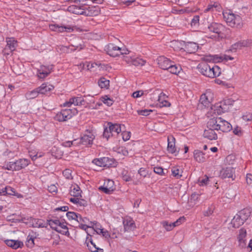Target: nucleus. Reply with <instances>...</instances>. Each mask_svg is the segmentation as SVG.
<instances>
[{
  "mask_svg": "<svg viewBox=\"0 0 252 252\" xmlns=\"http://www.w3.org/2000/svg\"><path fill=\"white\" fill-rule=\"evenodd\" d=\"M67 10L73 14L83 15L86 16H96L99 13L98 7L87 5H71L68 7Z\"/></svg>",
  "mask_w": 252,
  "mask_h": 252,
  "instance_id": "nucleus-1",
  "label": "nucleus"
},
{
  "mask_svg": "<svg viewBox=\"0 0 252 252\" xmlns=\"http://www.w3.org/2000/svg\"><path fill=\"white\" fill-rule=\"evenodd\" d=\"M235 100L229 98L225 99L221 101L216 103L211 107L213 113L216 115H220L228 112L232 107Z\"/></svg>",
  "mask_w": 252,
  "mask_h": 252,
  "instance_id": "nucleus-2",
  "label": "nucleus"
},
{
  "mask_svg": "<svg viewBox=\"0 0 252 252\" xmlns=\"http://www.w3.org/2000/svg\"><path fill=\"white\" fill-rule=\"evenodd\" d=\"M197 68L199 72L207 77H217L221 73L220 68L217 65L211 67L206 63H201L198 65Z\"/></svg>",
  "mask_w": 252,
  "mask_h": 252,
  "instance_id": "nucleus-3",
  "label": "nucleus"
},
{
  "mask_svg": "<svg viewBox=\"0 0 252 252\" xmlns=\"http://www.w3.org/2000/svg\"><path fill=\"white\" fill-rule=\"evenodd\" d=\"M48 224L52 229L56 231L63 235H69L66 223L64 220H58L57 219H51L48 220Z\"/></svg>",
  "mask_w": 252,
  "mask_h": 252,
  "instance_id": "nucleus-4",
  "label": "nucleus"
},
{
  "mask_svg": "<svg viewBox=\"0 0 252 252\" xmlns=\"http://www.w3.org/2000/svg\"><path fill=\"white\" fill-rule=\"evenodd\" d=\"M222 14L224 20L229 26L238 28L242 26V18L239 15L230 11L223 12Z\"/></svg>",
  "mask_w": 252,
  "mask_h": 252,
  "instance_id": "nucleus-5",
  "label": "nucleus"
},
{
  "mask_svg": "<svg viewBox=\"0 0 252 252\" xmlns=\"http://www.w3.org/2000/svg\"><path fill=\"white\" fill-rule=\"evenodd\" d=\"M31 163L29 159L23 158L16 160L15 161H10L4 165V168L8 170L19 171L26 168Z\"/></svg>",
  "mask_w": 252,
  "mask_h": 252,
  "instance_id": "nucleus-6",
  "label": "nucleus"
},
{
  "mask_svg": "<svg viewBox=\"0 0 252 252\" xmlns=\"http://www.w3.org/2000/svg\"><path fill=\"white\" fill-rule=\"evenodd\" d=\"M221 11L222 7L219 2L211 0L204 9L203 14L205 17L207 13L211 14L212 15L210 18H207V20H209L210 21H211L214 19L213 15L220 13Z\"/></svg>",
  "mask_w": 252,
  "mask_h": 252,
  "instance_id": "nucleus-7",
  "label": "nucleus"
},
{
  "mask_svg": "<svg viewBox=\"0 0 252 252\" xmlns=\"http://www.w3.org/2000/svg\"><path fill=\"white\" fill-rule=\"evenodd\" d=\"M15 222H22L30 227H44L45 226V222L43 220L34 219L31 217L25 216L22 217L21 219L16 220Z\"/></svg>",
  "mask_w": 252,
  "mask_h": 252,
  "instance_id": "nucleus-8",
  "label": "nucleus"
},
{
  "mask_svg": "<svg viewBox=\"0 0 252 252\" xmlns=\"http://www.w3.org/2000/svg\"><path fill=\"white\" fill-rule=\"evenodd\" d=\"M77 113L78 111L76 108L65 109L58 112L55 116L54 119L59 122H64L71 119Z\"/></svg>",
  "mask_w": 252,
  "mask_h": 252,
  "instance_id": "nucleus-9",
  "label": "nucleus"
},
{
  "mask_svg": "<svg viewBox=\"0 0 252 252\" xmlns=\"http://www.w3.org/2000/svg\"><path fill=\"white\" fill-rule=\"evenodd\" d=\"M209 32L216 33L218 38H222L225 37L226 28L221 24L217 22H212L208 25Z\"/></svg>",
  "mask_w": 252,
  "mask_h": 252,
  "instance_id": "nucleus-10",
  "label": "nucleus"
},
{
  "mask_svg": "<svg viewBox=\"0 0 252 252\" xmlns=\"http://www.w3.org/2000/svg\"><path fill=\"white\" fill-rule=\"evenodd\" d=\"M107 52L112 57H117L120 55H127L129 51L125 48H120L114 44H109L107 48Z\"/></svg>",
  "mask_w": 252,
  "mask_h": 252,
  "instance_id": "nucleus-11",
  "label": "nucleus"
},
{
  "mask_svg": "<svg viewBox=\"0 0 252 252\" xmlns=\"http://www.w3.org/2000/svg\"><path fill=\"white\" fill-rule=\"evenodd\" d=\"M220 177L223 179L230 178L234 181L236 179L235 169L230 166L222 168L220 171Z\"/></svg>",
  "mask_w": 252,
  "mask_h": 252,
  "instance_id": "nucleus-12",
  "label": "nucleus"
},
{
  "mask_svg": "<svg viewBox=\"0 0 252 252\" xmlns=\"http://www.w3.org/2000/svg\"><path fill=\"white\" fill-rule=\"evenodd\" d=\"M185 218L183 216L180 217L174 222H169L167 220H163L160 222L162 227L167 231H171L175 227L181 224L185 220Z\"/></svg>",
  "mask_w": 252,
  "mask_h": 252,
  "instance_id": "nucleus-13",
  "label": "nucleus"
},
{
  "mask_svg": "<svg viewBox=\"0 0 252 252\" xmlns=\"http://www.w3.org/2000/svg\"><path fill=\"white\" fill-rule=\"evenodd\" d=\"M214 94L210 90H207L205 93L202 94L199 99L200 102L204 106H208L209 104L214 99Z\"/></svg>",
  "mask_w": 252,
  "mask_h": 252,
  "instance_id": "nucleus-14",
  "label": "nucleus"
},
{
  "mask_svg": "<svg viewBox=\"0 0 252 252\" xmlns=\"http://www.w3.org/2000/svg\"><path fill=\"white\" fill-rule=\"evenodd\" d=\"M98 189L105 193L110 194L115 189L114 182L112 180H106L103 186L99 187Z\"/></svg>",
  "mask_w": 252,
  "mask_h": 252,
  "instance_id": "nucleus-15",
  "label": "nucleus"
},
{
  "mask_svg": "<svg viewBox=\"0 0 252 252\" xmlns=\"http://www.w3.org/2000/svg\"><path fill=\"white\" fill-rule=\"evenodd\" d=\"M247 235V231L245 228H242L239 230L237 239L238 243V246L241 249H244L246 248Z\"/></svg>",
  "mask_w": 252,
  "mask_h": 252,
  "instance_id": "nucleus-16",
  "label": "nucleus"
},
{
  "mask_svg": "<svg viewBox=\"0 0 252 252\" xmlns=\"http://www.w3.org/2000/svg\"><path fill=\"white\" fill-rule=\"evenodd\" d=\"M167 141V151L168 153L177 155L179 150L177 149L175 146V138L172 135H169L168 136Z\"/></svg>",
  "mask_w": 252,
  "mask_h": 252,
  "instance_id": "nucleus-17",
  "label": "nucleus"
},
{
  "mask_svg": "<svg viewBox=\"0 0 252 252\" xmlns=\"http://www.w3.org/2000/svg\"><path fill=\"white\" fill-rule=\"evenodd\" d=\"M99 64L95 63L86 62L80 63L79 66V68L83 70H90L91 71H94L99 68Z\"/></svg>",
  "mask_w": 252,
  "mask_h": 252,
  "instance_id": "nucleus-18",
  "label": "nucleus"
},
{
  "mask_svg": "<svg viewBox=\"0 0 252 252\" xmlns=\"http://www.w3.org/2000/svg\"><path fill=\"white\" fill-rule=\"evenodd\" d=\"M52 69V65H41L37 70V75L39 79H44L51 73Z\"/></svg>",
  "mask_w": 252,
  "mask_h": 252,
  "instance_id": "nucleus-19",
  "label": "nucleus"
},
{
  "mask_svg": "<svg viewBox=\"0 0 252 252\" xmlns=\"http://www.w3.org/2000/svg\"><path fill=\"white\" fill-rule=\"evenodd\" d=\"M157 62L158 66L164 70H167L172 63L170 60L164 56H160L157 59Z\"/></svg>",
  "mask_w": 252,
  "mask_h": 252,
  "instance_id": "nucleus-20",
  "label": "nucleus"
},
{
  "mask_svg": "<svg viewBox=\"0 0 252 252\" xmlns=\"http://www.w3.org/2000/svg\"><path fill=\"white\" fill-rule=\"evenodd\" d=\"M92 229L98 235H101L104 237V236H107V230L104 229L102 225L98 222L94 221L91 222Z\"/></svg>",
  "mask_w": 252,
  "mask_h": 252,
  "instance_id": "nucleus-21",
  "label": "nucleus"
},
{
  "mask_svg": "<svg viewBox=\"0 0 252 252\" xmlns=\"http://www.w3.org/2000/svg\"><path fill=\"white\" fill-rule=\"evenodd\" d=\"M93 163L98 166L104 167H109L111 164V160L107 157L95 158L93 160Z\"/></svg>",
  "mask_w": 252,
  "mask_h": 252,
  "instance_id": "nucleus-22",
  "label": "nucleus"
},
{
  "mask_svg": "<svg viewBox=\"0 0 252 252\" xmlns=\"http://www.w3.org/2000/svg\"><path fill=\"white\" fill-rule=\"evenodd\" d=\"M94 135V134L89 131H87L85 134L81 138V142L82 144L87 145L92 144Z\"/></svg>",
  "mask_w": 252,
  "mask_h": 252,
  "instance_id": "nucleus-23",
  "label": "nucleus"
},
{
  "mask_svg": "<svg viewBox=\"0 0 252 252\" xmlns=\"http://www.w3.org/2000/svg\"><path fill=\"white\" fill-rule=\"evenodd\" d=\"M216 131L217 130L207 126L206 129L204 131L203 136L210 140H216L218 139V134Z\"/></svg>",
  "mask_w": 252,
  "mask_h": 252,
  "instance_id": "nucleus-24",
  "label": "nucleus"
},
{
  "mask_svg": "<svg viewBox=\"0 0 252 252\" xmlns=\"http://www.w3.org/2000/svg\"><path fill=\"white\" fill-rule=\"evenodd\" d=\"M123 225L125 231H130L135 228L134 220L129 217H126L123 220Z\"/></svg>",
  "mask_w": 252,
  "mask_h": 252,
  "instance_id": "nucleus-25",
  "label": "nucleus"
},
{
  "mask_svg": "<svg viewBox=\"0 0 252 252\" xmlns=\"http://www.w3.org/2000/svg\"><path fill=\"white\" fill-rule=\"evenodd\" d=\"M84 102V99L82 97H73L70 98L68 101L64 103V106L66 107H70L72 104H73L74 106L81 105L83 104Z\"/></svg>",
  "mask_w": 252,
  "mask_h": 252,
  "instance_id": "nucleus-26",
  "label": "nucleus"
},
{
  "mask_svg": "<svg viewBox=\"0 0 252 252\" xmlns=\"http://www.w3.org/2000/svg\"><path fill=\"white\" fill-rule=\"evenodd\" d=\"M193 158L194 160L198 163L204 162L208 158L205 154L199 150H195L193 151Z\"/></svg>",
  "mask_w": 252,
  "mask_h": 252,
  "instance_id": "nucleus-27",
  "label": "nucleus"
},
{
  "mask_svg": "<svg viewBox=\"0 0 252 252\" xmlns=\"http://www.w3.org/2000/svg\"><path fill=\"white\" fill-rule=\"evenodd\" d=\"M220 123H219V130L223 132H227L231 129L232 126L229 123L220 117Z\"/></svg>",
  "mask_w": 252,
  "mask_h": 252,
  "instance_id": "nucleus-28",
  "label": "nucleus"
},
{
  "mask_svg": "<svg viewBox=\"0 0 252 252\" xmlns=\"http://www.w3.org/2000/svg\"><path fill=\"white\" fill-rule=\"evenodd\" d=\"M107 125L108 130L111 131V133L114 136L118 135L122 131L121 126L119 124L108 123Z\"/></svg>",
  "mask_w": 252,
  "mask_h": 252,
  "instance_id": "nucleus-29",
  "label": "nucleus"
},
{
  "mask_svg": "<svg viewBox=\"0 0 252 252\" xmlns=\"http://www.w3.org/2000/svg\"><path fill=\"white\" fill-rule=\"evenodd\" d=\"M167 96L164 93H160L158 98L159 107H169L170 106V103L167 100Z\"/></svg>",
  "mask_w": 252,
  "mask_h": 252,
  "instance_id": "nucleus-30",
  "label": "nucleus"
},
{
  "mask_svg": "<svg viewBox=\"0 0 252 252\" xmlns=\"http://www.w3.org/2000/svg\"><path fill=\"white\" fill-rule=\"evenodd\" d=\"M220 117H216L210 119L207 124V126L209 128H211L214 129L216 130L217 131L219 130L218 127L219 126V123H220Z\"/></svg>",
  "mask_w": 252,
  "mask_h": 252,
  "instance_id": "nucleus-31",
  "label": "nucleus"
},
{
  "mask_svg": "<svg viewBox=\"0 0 252 252\" xmlns=\"http://www.w3.org/2000/svg\"><path fill=\"white\" fill-rule=\"evenodd\" d=\"M66 216L69 220H75L78 222L84 221V220L80 215L73 212H68L66 213Z\"/></svg>",
  "mask_w": 252,
  "mask_h": 252,
  "instance_id": "nucleus-32",
  "label": "nucleus"
},
{
  "mask_svg": "<svg viewBox=\"0 0 252 252\" xmlns=\"http://www.w3.org/2000/svg\"><path fill=\"white\" fill-rule=\"evenodd\" d=\"M215 82L225 89L234 88V84L231 81V80H215Z\"/></svg>",
  "mask_w": 252,
  "mask_h": 252,
  "instance_id": "nucleus-33",
  "label": "nucleus"
},
{
  "mask_svg": "<svg viewBox=\"0 0 252 252\" xmlns=\"http://www.w3.org/2000/svg\"><path fill=\"white\" fill-rule=\"evenodd\" d=\"M198 45L193 42H189L187 43L185 45L184 50L189 53H195L198 49Z\"/></svg>",
  "mask_w": 252,
  "mask_h": 252,
  "instance_id": "nucleus-34",
  "label": "nucleus"
},
{
  "mask_svg": "<svg viewBox=\"0 0 252 252\" xmlns=\"http://www.w3.org/2000/svg\"><path fill=\"white\" fill-rule=\"evenodd\" d=\"M167 70H168L172 74L179 75L180 77H181L180 74L183 73V72L182 71V69L181 66L180 65L173 64V62Z\"/></svg>",
  "mask_w": 252,
  "mask_h": 252,
  "instance_id": "nucleus-35",
  "label": "nucleus"
},
{
  "mask_svg": "<svg viewBox=\"0 0 252 252\" xmlns=\"http://www.w3.org/2000/svg\"><path fill=\"white\" fill-rule=\"evenodd\" d=\"M5 243L8 247L15 250L23 246V243L18 240H6L5 241Z\"/></svg>",
  "mask_w": 252,
  "mask_h": 252,
  "instance_id": "nucleus-36",
  "label": "nucleus"
},
{
  "mask_svg": "<svg viewBox=\"0 0 252 252\" xmlns=\"http://www.w3.org/2000/svg\"><path fill=\"white\" fill-rule=\"evenodd\" d=\"M7 47L10 50V52L14 51L17 46V41L14 37H7L6 38Z\"/></svg>",
  "mask_w": 252,
  "mask_h": 252,
  "instance_id": "nucleus-37",
  "label": "nucleus"
},
{
  "mask_svg": "<svg viewBox=\"0 0 252 252\" xmlns=\"http://www.w3.org/2000/svg\"><path fill=\"white\" fill-rule=\"evenodd\" d=\"M251 214V212L249 209H244L239 211L237 214L244 223L249 219Z\"/></svg>",
  "mask_w": 252,
  "mask_h": 252,
  "instance_id": "nucleus-38",
  "label": "nucleus"
},
{
  "mask_svg": "<svg viewBox=\"0 0 252 252\" xmlns=\"http://www.w3.org/2000/svg\"><path fill=\"white\" fill-rule=\"evenodd\" d=\"M54 87L48 83H43L38 88V91L41 94H46L48 92L52 91Z\"/></svg>",
  "mask_w": 252,
  "mask_h": 252,
  "instance_id": "nucleus-39",
  "label": "nucleus"
},
{
  "mask_svg": "<svg viewBox=\"0 0 252 252\" xmlns=\"http://www.w3.org/2000/svg\"><path fill=\"white\" fill-rule=\"evenodd\" d=\"M244 223L236 214L232 219L230 224L232 227L237 228H239L240 226L242 225Z\"/></svg>",
  "mask_w": 252,
  "mask_h": 252,
  "instance_id": "nucleus-40",
  "label": "nucleus"
},
{
  "mask_svg": "<svg viewBox=\"0 0 252 252\" xmlns=\"http://www.w3.org/2000/svg\"><path fill=\"white\" fill-rule=\"evenodd\" d=\"M120 235V233L118 228H113L110 232L107 231V236H104L107 240L115 239L118 238Z\"/></svg>",
  "mask_w": 252,
  "mask_h": 252,
  "instance_id": "nucleus-41",
  "label": "nucleus"
},
{
  "mask_svg": "<svg viewBox=\"0 0 252 252\" xmlns=\"http://www.w3.org/2000/svg\"><path fill=\"white\" fill-rule=\"evenodd\" d=\"M77 43L73 42L69 46V49L71 51H75L76 50H80L83 48V45L82 44L83 41L81 39L77 38Z\"/></svg>",
  "mask_w": 252,
  "mask_h": 252,
  "instance_id": "nucleus-42",
  "label": "nucleus"
},
{
  "mask_svg": "<svg viewBox=\"0 0 252 252\" xmlns=\"http://www.w3.org/2000/svg\"><path fill=\"white\" fill-rule=\"evenodd\" d=\"M81 190L78 186H72L70 188V194L74 197H78L81 195Z\"/></svg>",
  "mask_w": 252,
  "mask_h": 252,
  "instance_id": "nucleus-43",
  "label": "nucleus"
},
{
  "mask_svg": "<svg viewBox=\"0 0 252 252\" xmlns=\"http://www.w3.org/2000/svg\"><path fill=\"white\" fill-rule=\"evenodd\" d=\"M40 93L37 88L35 90L27 92L25 96L28 99H31L36 97Z\"/></svg>",
  "mask_w": 252,
  "mask_h": 252,
  "instance_id": "nucleus-44",
  "label": "nucleus"
},
{
  "mask_svg": "<svg viewBox=\"0 0 252 252\" xmlns=\"http://www.w3.org/2000/svg\"><path fill=\"white\" fill-rule=\"evenodd\" d=\"M171 172L172 175L177 179L180 178L182 176V171L179 167H173L171 169Z\"/></svg>",
  "mask_w": 252,
  "mask_h": 252,
  "instance_id": "nucleus-45",
  "label": "nucleus"
},
{
  "mask_svg": "<svg viewBox=\"0 0 252 252\" xmlns=\"http://www.w3.org/2000/svg\"><path fill=\"white\" fill-rule=\"evenodd\" d=\"M87 247L91 252H104L103 249L97 247L93 241L89 243Z\"/></svg>",
  "mask_w": 252,
  "mask_h": 252,
  "instance_id": "nucleus-46",
  "label": "nucleus"
},
{
  "mask_svg": "<svg viewBox=\"0 0 252 252\" xmlns=\"http://www.w3.org/2000/svg\"><path fill=\"white\" fill-rule=\"evenodd\" d=\"M146 63V61L140 58L135 57L134 60L133 61V63L132 65L139 66H143Z\"/></svg>",
  "mask_w": 252,
  "mask_h": 252,
  "instance_id": "nucleus-47",
  "label": "nucleus"
},
{
  "mask_svg": "<svg viewBox=\"0 0 252 252\" xmlns=\"http://www.w3.org/2000/svg\"><path fill=\"white\" fill-rule=\"evenodd\" d=\"M70 201L75 204H77V205H78L81 206H85L86 204V202L84 200L78 198L77 197H74V198H72V197L70 198Z\"/></svg>",
  "mask_w": 252,
  "mask_h": 252,
  "instance_id": "nucleus-48",
  "label": "nucleus"
},
{
  "mask_svg": "<svg viewBox=\"0 0 252 252\" xmlns=\"http://www.w3.org/2000/svg\"><path fill=\"white\" fill-rule=\"evenodd\" d=\"M109 83V80H98V81L99 86L102 89H108Z\"/></svg>",
  "mask_w": 252,
  "mask_h": 252,
  "instance_id": "nucleus-49",
  "label": "nucleus"
},
{
  "mask_svg": "<svg viewBox=\"0 0 252 252\" xmlns=\"http://www.w3.org/2000/svg\"><path fill=\"white\" fill-rule=\"evenodd\" d=\"M101 100L108 106H111L114 101L112 99L109 97L108 95H104L101 97Z\"/></svg>",
  "mask_w": 252,
  "mask_h": 252,
  "instance_id": "nucleus-50",
  "label": "nucleus"
},
{
  "mask_svg": "<svg viewBox=\"0 0 252 252\" xmlns=\"http://www.w3.org/2000/svg\"><path fill=\"white\" fill-rule=\"evenodd\" d=\"M73 31L72 28L70 26H63L59 25L58 32H71Z\"/></svg>",
  "mask_w": 252,
  "mask_h": 252,
  "instance_id": "nucleus-51",
  "label": "nucleus"
},
{
  "mask_svg": "<svg viewBox=\"0 0 252 252\" xmlns=\"http://www.w3.org/2000/svg\"><path fill=\"white\" fill-rule=\"evenodd\" d=\"M135 56H132V55H128L126 56H124L123 57V60L127 64L129 65H132L133 63V61Z\"/></svg>",
  "mask_w": 252,
  "mask_h": 252,
  "instance_id": "nucleus-52",
  "label": "nucleus"
},
{
  "mask_svg": "<svg viewBox=\"0 0 252 252\" xmlns=\"http://www.w3.org/2000/svg\"><path fill=\"white\" fill-rule=\"evenodd\" d=\"M51 153L52 155L56 158H60L62 155V152L55 147L52 149Z\"/></svg>",
  "mask_w": 252,
  "mask_h": 252,
  "instance_id": "nucleus-53",
  "label": "nucleus"
},
{
  "mask_svg": "<svg viewBox=\"0 0 252 252\" xmlns=\"http://www.w3.org/2000/svg\"><path fill=\"white\" fill-rule=\"evenodd\" d=\"M5 189L7 191V194L17 196L18 197H20V195L16 193V191L14 189L12 188V187L7 186L5 187Z\"/></svg>",
  "mask_w": 252,
  "mask_h": 252,
  "instance_id": "nucleus-54",
  "label": "nucleus"
},
{
  "mask_svg": "<svg viewBox=\"0 0 252 252\" xmlns=\"http://www.w3.org/2000/svg\"><path fill=\"white\" fill-rule=\"evenodd\" d=\"M122 177L123 179L126 182H128L131 180V177L127 171H123L122 173Z\"/></svg>",
  "mask_w": 252,
  "mask_h": 252,
  "instance_id": "nucleus-55",
  "label": "nucleus"
},
{
  "mask_svg": "<svg viewBox=\"0 0 252 252\" xmlns=\"http://www.w3.org/2000/svg\"><path fill=\"white\" fill-rule=\"evenodd\" d=\"M26 245L28 247H32L34 245V238L32 236L28 235L27 238Z\"/></svg>",
  "mask_w": 252,
  "mask_h": 252,
  "instance_id": "nucleus-56",
  "label": "nucleus"
},
{
  "mask_svg": "<svg viewBox=\"0 0 252 252\" xmlns=\"http://www.w3.org/2000/svg\"><path fill=\"white\" fill-rule=\"evenodd\" d=\"M212 60L214 62L220 63L223 61V55H215L212 56Z\"/></svg>",
  "mask_w": 252,
  "mask_h": 252,
  "instance_id": "nucleus-57",
  "label": "nucleus"
},
{
  "mask_svg": "<svg viewBox=\"0 0 252 252\" xmlns=\"http://www.w3.org/2000/svg\"><path fill=\"white\" fill-rule=\"evenodd\" d=\"M108 129V127H106L104 129L103 134V137L106 138L107 139H108V138H110L111 136H114L113 135H112V133H111V131Z\"/></svg>",
  "mask_w": 252,
  "mask_h": 252,
  "instance_id": "nucleus-58",
  "label": "nucleus"
},
{
  "mask_svg": "<svg viewBox=\"0 0 252 252\" xmlns=\"http://www.w3.org/2000/svg\"><path fill=\"white\" fill-rule=\"evenodd\" d=\"M64 177L67 179L72 178L71 170L69 169H66L63 172Z\"/></svg>",
  "mask_w": 252,
  "mask_h": 252,
  "instance_id": "nucleus-59",
  "label": "nucleus"
},
{
  "mask_svg": "<svg viewBox=\"0 0 252 252\" xmlns=\"http://www.w3.org/2000/svg\"><path fill=\"white\" fill-rule=\"evenodd\" d=\"M242 119L245 121H252V114L249 112L245 113L243 116Z\"/></svg>",
  "mask_w": 252,
  "mask_h": 252,
  "instance_id": "nucleus-60",
  "label": "nucleus"
},
{
  "mask_svg": "<svg viewBox=\"0 0 252 252\" xmlns=\"http://www.w3.org/2000/svg\"><path fill=\"white\" fill-rule=\"evenodd\" d=\"M138 172V174H139V175L143 177H146L147 175L148 174V170L146 168L143 167L140 168L139 169Z\"/></svg>",
  "mask_w": 252,
  "mask_h": 252,
  "instance_id": "nucleus-61",
  "label": "nucleus"
},
{
  "mask_svg": "<svg viewBox=\"0 0 252 252\" xmlns=\"http://www.w3.org/2000/svg\"><path fill=\"white\" fill-rule=\"evenodd\" d=\"M122 135L123 139L125 141L128 140L131 137V133L129 131H123Z\"/></svg>",
  "mask_w": 252,
  "mask_h": 252,
  "instance_id": "nucleus-62",
  "label": "nucleus"
},
{
  "mask_svg": "<svg viewBox=\"0 0 252 252\" xmlns=\"http://www.w3.org/2000/svg\"><path fill=\"white\" fill-rule=\"evenodd\" d=\"M154 171L155 173H156L157 174H158L159 175H164L163 169L159 166L155 167L154 168Z\"/></svg>",
  "mask_w": 252,
  "mask_h": 252,
  "instance_id": "nucleus-63",
  "label": "nucleus"
},
{
  "mask_svg": "<svg viewBox=\"0 0 252 252\" xmlns=\"http://www.w3.org/2000/svg\"><path fill=\"white\" fill-rule=\"evenodd\" d=\"M246 180L247 185L249 186L252 185V174L249 173L247 174L246 177Z\"/></svg>",
  "mask_w": 252,
  "mask_h": 252,
  "instance_id": "nucleus-64",
  "label": "nucleus"
}]
</instances>
